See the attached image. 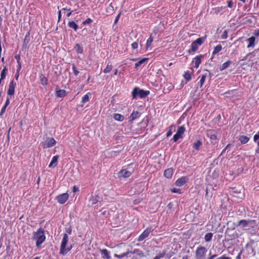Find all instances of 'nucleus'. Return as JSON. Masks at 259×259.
<instances>
[{
    "label": "nucleus",
    "mask_w": 259,
    "mask_h": 259,
    "mask_svg": "<svg viewBox=\"0 0 259 259\" xmlns=\"http://www.w3.org/2000/svg\"><path fill=\"white\" fill-rule=\"evenodd\" d=\"M68 242V236L67 234H63V237L61 241L59 254L63 255H66L69 252L73 247L72 244H70L67 247V245Z\"/></svg>",
    "instance_id": "1"
},
{
    "label": "nucleus",
    "mask_w": 259,
    "mask_h": 259,
    "mask_svg": "<svg viewBox=\"0 0 259 259\" xmlns=\"http://www.w3.org/2000/svg\"><path fill=\"white\" fill-rule=\"evenodd\" d=\"M33 239L36 240V247H40L46 239L44 230L41 228H39L36 232H34Z\"/></svg>",
    "instance_id": "2"
},
{
    "label": "nucleus",
    "mask_w": 259,
    "mask_h": 259,
    "mask_svg": "<svg viewBox=\"0 0 259 259\" xmlns=\"http://www.w3.org/2000/svg\"><path fill=\"white\" fill-rule=\"evenodd\" d=\"M149 94V91L144 90L138 87H135L132 92V96L133 99H136L138 98L145 99Z\"/></svg>",
    "instance_id": "3"
},
{
    "label": "nucleus",
    "mask_w": 259,
    "mask_h": 259,
    "mask_svg": "<svg viewBox=\"0 0 259 259\" xmlns=\"http://www.w3.org/2000/svg\"><path fill=\"white\" fill-rule=\"evenodd\" d=\"M234 225L236 227H240L241 228L248 227V229L253 228L257 225L255 220H241L237 223H234Z\"/></svg>",
    "instance_id": "4"
},
{
    "label": "nucleus",
    "mask_w": 259,
    "mask_h": 259,
    "mask_svg": "<svg viewBox=\"0 0 259 259\" xmlns=\"http://www.w3.org/2000/svg\"><path fill=\"white\" fill-rule=\"evenodd\" d=\"M206 36L199 37L195 41H193L191 45V49L188 51L189 54L195 52L198 49L199 46H201L205 40Z\"/></svg>",
    "instance_id": "5"
},
{
    "label": "nucleus",
    "mask_w": 259,
    "mask_h": 259,
    "mask_svg": "<svg viewBox=\"0 0 259 259\" xmlns=\"http://www.w3.org/2000/svg\"><path fill=\"white\" fill-rule=\"evenodd\" d=\"M206 135L207 137L209 138L211 144L215 145L218 143L219 138L218 137V133L215 130H208L206 131Z\"/></svg>",
    "instance_id": "6"
},
{
    "label": "nucleus",
    "mask_w": 259,
    "mask_h": 259,
    "mask_svg": "<svg viewBox=\"0 0 259 259\" xmlns=\"http://www.w3.org/2000/svg\"><path fill=\"white\" fill-rule=\"evenodd\" d=\"M207 251V249L205 247L198 246L195 251V258L196 259H202L205 256Z\"/></svg>",
    "instance_id": "7"
},
{
    "label": "nucleus",
    "mask_w": 259,
    "mask_h": 259,
    "mask_svg": "<svg viewBox=\"0 0 259 259\" xmlns=\"http://www.w3.org/2000/svg\"><path fill=\"white\" fill-rule=\"evenodd\" d=\"M241 189L237 187L230 188L229 192L234 197L242 199L244 194L241 192Z\"/></svg>",
    "instance_id": "8"
},
{
    "label": "nucleus",
    "mask_w": 259,
    "mask_h": 259,
    "mask_svg": "<svg viewBox=\"0 0 259 259\" xmlns=\"http://www.w3.org/2000/svg\"><path fill=\"white\" fill-rule=\"evenodd\" d=\"M250 246L251 247V251L252 255L254 256L256 254L259 255V240L254 241L253 240H250Z\"/></svg>",
    "instance_id": "9"
},
{
    "label": "nucleus",
    "mask_w": 259,
    "mask_h": 259,
    "mask_svg": "<svg viewBox=\"0 0 259 259\" xmlns=\"http://www.w3.org/2000/svg\"><path fill=\"white\" fill-rule=\"evenodd\" d=\"M206 259H232L231 257L227 256L226 254L220 255L217 253H212L210 250Z\"/></svg>",
    "instance_id": "10"
},
{
    "label": "nucleus",
    "mask_w": 259,
    "mask_h": 259,
    "mask_svg": "<svg viewBox=\"0 0 259 259\" xmlns=\"http://www.w3.org/2000/svg\"><path fill=\"white\" fill-rule=\"evenodd\" d=\"M56 144V141L53 138H48L45 142L43 143V148H51Z\"/></svg>",
    "instance_id": "11"
},
{
    "label": "nucleus",
    "mask_w": 259,
    "mask_h": 259,
    "mask_svg": "<svg viewBox=\"0 0 259 259\" xmlns=\"http://www.w3.org/2000/svg\"><path fill=\"white\" fill-rule=\"evenodd\" d=\"M152 231V227H147L143 232L140 235L137 240L139 242L143 241L148 237L150 233Z\"/></svg>",
    "instance_id": "12"
},
{
    "label": "nucleus",
    "mask_w": 259,
    "mask_h": 259,
    "mask_svg": "<svg viewBox=\"0 0 259 259\" xmlns=\"http://www.w3.org/2000/svg\"><path fill=\"white\" fill-rule=\"evenodd\" d=\"M68 194L67 193H65L57 196L56 198V199L60 204H63L66 202L68 199Z\"/></svg>",
    "instance_id": "13"
},
{
    "label": "nucleus",
    "mask_w": 259,
    "mask_h": 259,
    "mask_svg": "<svg viewBox=\"0 0 259 259\" xmlns=\"http://www.w3.org/2000/svg\"><path fill=\"white\" fill-rule=\"evenodd\" d=\"M16 86V82L14 79L12 80L9 84V88L7 91V94L9 96H13L15 94V89Z\"/></svg>",
    "instance_id": "14"
},
{
    "label": "nucleus",
    "mask_w": 259,
    "mask_h": 259,
    "mask_svg": "<svg viewBox=\"0 0 259 259\" xmlns=\"http://www.w3.org/2000/svg\"><path fill=\"white\" fill-rule=\"evenodd\" d=\"M205 55H200L196 56L193 59L192 63L194 64V67L196 68H198L200 64L201 63V59L203 58Z\"/></svg>",
    "instance_id": "15"
},
{
    "label": "nucleus",
    "mask_w": 259,
    "mask_h": 259,
    "mask_svg": "<svg viewBox=\"0 0 259 259\" xmlns=\"http://www.w3.org/2000/svg\"><path fill=\"white\" fill-rule=\"evenodd\" d=\"M189 181V178L187 176H183L178 179L175 182L177 186L181 187L185 185Z\"/></svg>",
    "instance_id": "16"
},
{
    "label": "nucleus",
    "mask_w": 259,
    "mask_h": 259,
    "mask_svg": "<svg viewBox=\"0 0 259 259\" xmlns=\"http://www.w3.org/2000/svg\"><path fill=\"white\" fill-rule=\"evenodd\" d=\"M132 172L130 171L123 169L120 170L118 172L119 177H122L123 178H127L130 177L132 175Z\"/></svg>",
    "instance_id": "17"
},
{
    "label": "nucleus",
    "mask_w": 259,
    "mask_h": 259,
    "mask_svg": "<svg viewBox=\"0 0 259 259\" xmlns=\"http://www.w3.org/2000/svg\"><path fill=\"white\" fill-rule=\"evenodd\" d=\"M141 114V113H140L139 111H134L133 112V113L131 114L130 117H128V118H129L128 121L132 122L134 120L139 118Z\"/></svg>",
    "instance_id": "18"
},
{
    "label": "nucleus",
    "mask_w": 259,
    "mask_h": 259,
    "mask_svg": "<svg viewBox=\"0 0 259 259\" xmlns=\"http://www.w3.org/2000/svg\"><path fill=\"white\" fill-rule=\"evenodd\" d=\"M56 96L59 98H63L66 96V91L64 90L58 89V86H57Z\"/></svg>",
    "instance_id": "19"
},
{
    "label": "nucleus",
    "mask_w": 259,
    "mask_h": 259,
    "mask_svg": "<svg viewBox=\"0 0 259 259\" xmlns=\"http://www.w3.org/2000/svg\"><path fill=\"white\" fill-rule=\"evenodd\" d=\"M102 257L103 259H111V256L109 254V252L106 249H100Z\"/></svg>",
    "instance_id": "20"
},
{
    "label": "nucleus",
    "mask_w": 259,
    "mask_h": 259,
    "mask_svg": "<svg viewBox=\"0 0 259 259\" xmlns=\"http://www.w3.org/2000/svg\"><path fill=\"white\" fill-rule=\"evenodd\" d=\"M100 197L98 194H95V195H92L91 197L89 199V201L91 202L92 205L96 204L100 201Z\"/></svg>",
    "instance_id": "21"
},
{
    "label": "nucleus",
    "mask_w": 259,
    "mask_h": 259,
    "mask_svg": "<svg viewBox=\"0 0 259 259\" xmlns=\"http://www.w3.org/2000/svg\"><path fill=\"white\" fill-rule=\"evenodd\" d=\"M59 158V155H55L53 156L52 159V160L49 165V167H55L57 165L58 158Z\"/></svg>",
    "instance_id": "22"
},
{
    "label": "nucleus",
    "mask_w": 259,
    "mask_h": 259,
    "mask_svg": "<svg viewBox=\"0 0 259 259\" xmlns=\"http://www.w3.org/2000/svg\"><path fill=\"white\" fill-rule=\"evenodd\" d=\"M248 42V45L247 47V48H253L255 46V37L254 36H252L246 39Z\"/></svg>",
    "instance_id": "23"
},
{
    "label": "nucleus",
    "mask_w": 259,
    "mask_h": 259,
    "mask_svg": "<svg viewBox=\"0 0 259 259\" xmlns=\"http://www.w3.org/2000/svg\"><path fill=\"white\" fill-rule=\"evenodd\" d=\"M173 174V169L172 168L166 169L164 171V176L167 178L170 179L172 177Z\"/></svg>",
    "instance_id": "24"
},
{
    "label": "nucleus",
    "mask_w": 259,
    "mask_h": 259,
    "mask_svg": "<svg viewBox=\"0 0 259 259\" xmlns=\"http://www.w3.org/2000/svg\"><path fill=\"white\" fill-rule=\"evenodd\" d=\"M68 25L69 28L73 29L75 31H76L79 28L76 23L73 20L69 21Z\"/></svg>",
    "instance_id": "25"
},
{
    "label": "nucleus",
    "mask_w": 259,
    "mask_h": 259,
    "mask_svg": "<svg viewBox=\"0 0 259 259\" xmlns=\"http://www.w3.org/2000/svg\"><path fill=\"white\" fill-rule=\"evenodd\" d=\"M232 61L231 60H228L227 62L224 63L220 66V70L223 71L227 68H228L231 64H232Z\"/></svg>",
    "instance_id": "26"
},
{
    "label": "nucleus",
    "mask_w": 259,
    "mask_h": 259,
    "mask_svg": "<svg viewBox=\"0 0 259 259\" xmlns=\"http://www.w3.org/2000/svg\"><path fill=\"white\" fill-rule=\"evenodd\" d=\"M30 31H29L26 33V34L25 36V38L24 39L23 44V47H25V48L27 47V44L29 42L30 39Z\"/></svg>",
    "instance_id": "27"
},
{
    "label": "nucleus",
    "mask_w": 259,
    "mask_h": 259,
    "mask_svg": "<svg viewBox=\"0 0 259 259\" xmlns=\"http://www.w3.org/2000/svg\"><path fill=\"white\" fill-rule=\"evenodd\" d=\"M238 140L241 144H245L249 141V138L245 136L241 135L239 137Z\"/></svg>",
    "instance_id": "28"
},
{
    "label": "nucleus",
    "mask_w": 259,
    "mask_h": 259,
    "mask_svg": "<svg viewBox=\"0 0 259 259\" xmlns=\"http://www.w3.org/2000/svg\"><path fill=\"white\" fill-rule=\"evenodd\" d=\"M113 118L118 121H122L124 119V117L122 115L118 113H114L113 115Z\"/></svg>",
    "instance_id": "29"
},
{
    "label": "nucleus",
    "mask_w": 259,
    "mask_h": 259,
    "mask_svg": "<svg viewBox=\"0 0 259 259\" xmlns=\"http://www.w3.org/2000/svg\"><path fill=\"white\" fill-rule=\"evenodd\" d=\"M202 145V143L200 140H197L193 144V148L197 150H199Z\"/></svg>",
    "instance_id": "30"
},
{
    "label": "nucleus",
    "mask_w": 259,
    "mask_h": 259,
    "mask_svg": "<svg viewBox=\"0 0 259 259\" xmlns=\"http://www.w3.org/2000/svg\"><path fill=\"white\" fill-rule=\"evenodd\" d=\"M148 59H149L148 58H144L140 60L139 61L136 63L135 64V68L138 69L140 66L147 62Z\"/></svg>",
    "instance_id": "31"
},
{
    "label": "nucleus",
    "mask_w": 259,
    "mask_h": 259,
    "mask_svg": "<svg viewBox=\"0 0 259 259\" xmlns=\"http://www.w3.org/2000/svg\"><path fill=\"white\" fill-rule=\"evenodd\" d=\"M74 49L76 50L77 54H82L83 52V48L80 46L79 44H76L74 47Z\"/></svg>",
    "instance_id": "32"
},
{
    "label": "nucleus",
    "mask_w": 259,
    "mask_h": 259,
    "mask_svg": "<svg viewBox=\"0 0 259 259\" xmlns=\"http://www.w3.org/2000/svg\"><path fill=\"white\" fill-rule=\"evenodd\" d=\"M222 49V46L221 44L217 45L214 47V50L212 52V56H214L215 55L219 53Z\"/></svg>",
    "instance_id": "33"
},
{
    "label": "nucleus",
    "mask_w": 259,
    "mask_h": 259,
    "mask_svg": "<svg viewBox=\"0 0 259 259\" xmlns=\"http://www.w3.org/2000/svg\"><path fill=\"white\" fill-rule=\"evenodd\" d=\"M206 76H207V73H205V74L202 75L200 80L198 82V84L199 85L200 88L203 86Z\"/></svg>",
    "instance_id": "34"
},
{
    "label": "nucleus",
    "mask_w": 259,
    "mask_h": 259,
    "mask_svg": "<svg viewBox=\"0 0 259 259\" xmlns=\"http://www.w3.org/2000/svg\"><path fill=\"white\" fill-rule=\"evenodd\" d=\"M259 51V49L254 50L253 52L249 53L247 55H246L242 59H241V61H244L246 60L248 56L250 55H252L253 57H255L256 56V54Z\"/></svg>",
    "instance_id": "35"
},
{
    "label": "nucleus",
    "mask_w": 259,
    "mask_h": 259,
    "mask_svg": "<svg viewBox=\"0 0 259 259\" xmlns=\"http://www.w3.org/2000/svg\"><path fill=\"white\" fill-rule=\"evenodd\" d=\"M7 72H8V68H7L6 66H4L3 69L2 70V71H1V80H4L6 78Z\"/></svg>",
    "instance_id": "36"
},
{
    "label": "nucleus",
    "mask_w": 259,
    "mask_h": 259,
    "mask_svg": "<svg viewBox=\"0 0 259 259\" xmlns=\"http://www.w3.org/2000/svg\"><path fill=\"white\" fill-rule=\"evenodd\" d=\"M41 83L43 85H46L48 84V78L44 76L43 74H41L40 76Z\"/></svg>",
    "instance_id": "37"
},
{
    "label": "nucleus",
    "mask_w": 259,
    "mask_h": 259,
    "mask_svg": "<svg viewBox=\"0 0 259 259\" xmlns=\"http://www.w3.org/2000/svg\"><path fill=\"white\" fill-rule=\"evenodd\" d=\"M184 77L187 81H189L191 79V74L189 71H187L184 74Z\"/></svg>",
    "instance_id": "38"
},
{
    "label": "nucleus",
    "mask_w": 259,
    "mask_h": 259,
    "mask_svg": "<svg viewBox=\"0 0 259 259\" xmlns=\"http://www.w3.org/2000/svg\"><path fill=\"white\" fill-rule=\"evenodd\" d=\"M185 127H184V125H182L178 127L177 133L182 136L183 134L185 133Z\"/></svg>",
    "instance_id": "39"
},
{
    "label": "nucleus",
    "mask_w": 259,
    "mask_h": 259,
    "mask_svg": "<svg viewBox=\"0 0 259 259\" xmlns=\"http://www.w3.org/2000/svg\"><path fill=\"white\" fill-rule=\"evenodd\" d=\"M213 236L212 233H208L204 236V240L206 242H209L211 240Z\"/></svg>",
    "instance_id": "40"
},
{
    "label": "nucleus",
    "mask_w": 259,
    "mask_h": 259,
    "mask_svg": "<svg viewBox=\"0 0 259 259\" xmlns=\"http://www.w3.org/2000/svg\"><path fill=\"white\" fill-rule=\"evenodd\" d=\"M133 254H136L140 256H144V252L142 250H140V249H135L133 252Z\"/></svg>",
    "instance_id": "41"
},
{
    "label": "nucleus",
    "mask_w": 259,
    "mask_h": 259,
    "mask_svg": "<svg viewBox=\"0 0 259 259\" xmlns=\"http://www.w3.org/2000/svg\"><path fill=\"white\" fill-rule=\"evenodd\" d=\"M91 94L90 93H88V94H85L83 97L81 99V103H85L88 101H89L90 97L89 95H90Z\"/></svg>",
    "instance_id": "42"
},
{
    "label": "nucleus",
    "mask_w": 259,
    "mask_h": 259,
    "mask_svg": "<svg viewBox=\"0 0 259 259\" xmlns=\"http://www.w3.org/2000/svg\"><path fill=\"white\" fill-rule=\"evenodd\" d=\"M165 254L166 251L164 250L161 252L156 255L153 259H160L163 257L165 255Z\"/></svg>",
    "instance_id": "43"
},
{
    "label": "nucleus",
    "mask_w": 259,
    "mask_h": 259,
    "mask_svg": "<svg viewBox=\"0 0 259 259\" xmlns=\"http://www.w3.org/2000/svg\"><path fill=\"white\" fill-rule=\"evenodd\" d=\"M233 231V230L230 228H227L226 230V234H227L231 239L235 237L234 233H232Z\"/></svg>",
    "instance_id": "44"
},
{
    "label": "nucleus",
    "mask_w": 259,
    "mask_h": 259,
    "mask_svg": "<svg viewBox=\"0 0 259 259\" xmlns=\"http://www.w3.org/2000/svg\"><path fill=\"white\" fill-rule=\"evenodd\" d=\"M113 67L111 64H109V63H108L106 67L104 69L103 72L105 73H109L112 70Z\"/></svg>",
    "instance_id": "45"
},
{
    "label": "nucleus",
    "mask_w": 259,
    "mask_h": 259,
    "mask_svg": "<svg viewBox=\"0 0 259 259\" xmlns=\"http://www.w3.org/2000/svg\"><path fill=\"white\" fill-rule=\"evenodd\" d=\"M153 37L150 36L148 40H147V42L146 44V50H147L151 45V44L153 41Z\"/></svg>",
    "instance_id": "46"
},
{
    "label": "nucleus",
    "mask_w": 259,
    "mask_h": 259,
    "mask_svg": "<svg viewBox=\"0 0 259 259\" xmlns=\"http://www.w3.org/2000/svg\"><path fill=\"white\" fill-rule=\"evenodd\" d=\"M181 138H182V136H181V135H180L176 133L173 136V138H172V140H173V141L174 142H176L179 139H180Z\"/></svg>",
    "instance_id": "47"
},
{
    "label": "nucleus",
    "mask_w": 259,
    "mask_h": 259,
    "mask_svg": "<svg viewBox=\"0 0 259 259\" xmlns=\"http://www.w3.org/2000/svg\"><path fill=\"white\" fill-rule=\"evenodd\" d=\"M93 22V20L92 19L89 18L87 20L82 22V24L87 25L92 23Z\"/></svg>",
    "instance_id": "48"
},
{
    "label": "nucleus",
    "mask_w": 259,
    "mask_h": 259,
    "mask_svg": "<svg viewBox=\"0 0 259 259\" xmlns=\"http://www.w3.org/2000/svg\"><path fill=\"white\" fill-rule=\"evenodd\" d=\"M170 191L172 193H179V194L181 193V190L180 189L176 188H173L170 189Z\"/></svg>",
    "instance_id": "49"
},
{
    "label": "nucleus",
    "mask_w": 259,
    "mask_h": 259,
    "mask_svg": "<svg viewBox=\"0 0 259 259\" xmlns=\"http://www.w3.org/2000/svg\"><path fill=\"white\" fill-rule=\"evenodd\" d=\"M72 70L73 71L74 74L76 76H77L79 73V71L77 70L76 67L74 64H72Z\"/></svg>",
    "instance_id": "50"
},
{
    "label": "nucleus",
    "mask_w": 259,
    "mask_h": 259,
    "mask_svg": "<svg viewBox=\"0 0 259 259\" xmlns=\"http://www.w3.org/2000/svg\"><path fill=\"white\" fill-rule=\"evenodd\" d=\"M114 257H117L119 259H121L125 256V254L124 252L120 253L119 254H114Z\"/></svg>",
    "instance_id": "51"
},
{
    "label": "nucleus",
    "mask_w": 259,
    "mask_h": 259,
    "mask_svg": "<svg viewBox=\"0 0 259 259\" xmlns=\"http://www.w3.org/2000/svg\"><path fill=\"white\" fill-rule=\"evenodd\" d=\"M131 46L132 48L134 50L137 49L138 47V41H135L133 43H132Z\"/></svg>",
    "instance_id": "52"
},
{
    "label": "nucleus",
    "mask_w": 259,
    "mask_h": 259,
    "mask_svg": "<svg viewBox=\"0 0 259 259\" xmlns=\"http://www.w3.org/2000/svg\"><path fill=\"white\" fill-rule=\"evenodd\" d=\"M227 6L230 8H232L233 7L234 3L232 2V0H228L227 2Z\"/></svg>",
    "instance_id": "53"
},
{
    "label": "nucleus",
    "mask_w": 259,
    "mask_h": 259,
    "mask_svg": "<svg viewBox=\"0 0 259 259\" xmlns=\"http://www.w3.org/2000/svg\"><path fill=\"white\" fill-rule=\"evenodd\" d=\"M7 107V106H5L4 105L3 106L0 112V116H2L4 113L6 112Z\"/></svg>",
    "instance_id": "54"
},
{
    "label": "nucleus",
    "mask_w": 259,
    "mask_h": 259,
    "mask_svg": "<svg viewBox=\"0 0 259 259\" xmlns=\"http://www.w3.org/2000/svg\"><path fill=\"white\" fill-rule=\"evenodd\" d=\"M65 232H66V234H71L72 233V228L71 226H70L69 228H66V230H65Z\"/></svg>",
    "instance_id": "55"
},
{
    "label": "nucleus",
    "mask_w": 259,
    "mask_h": 259,
    "mask_svg": "<svg viewBox=\"0 0 259 259\" xmlns=\"http://www.w3.org/2000/svg\"><path fill=\"white\" fill-rule=\"evenodd\" d=\"M15 58L17 60V62L18 64H20L21 63V62H20L21 57H20V55H16L15 56Z\"/></svg>",
    "instance_id": "56"
},
{
    "label": "nucleus",
    "mask_w": 259,
    "mask_h": 259,
    "mask_svg": "<svg viewBox=\"0 0 259 259\" xmlns=\"http://www.w3.org/2000/svg\"><path fill=\"white\" fill-rule=\"evenodd\" d=\"M258 139H259V131H258V132L255 134L254 135V136H253V141H256L257 140H258Z\"/></svg>",
    "instance_id": "57"
},
{
    "label": "nucleus",
    "mask_w": 259,
    "mask_h": 259,
    "mask_svg": "<svg viewBox=\"0 0 259 259\" xmlns=\"http://www.w3.org/2000/svg\"><path fill=\"white\" fill-rule=\"evenodd\" d=\"M228 37L227 31L225 30L222 35V38L226 39Z\"/></svg>",
    "instance_id": "58"
},
{
    "label": "nucleus",
    "mask_w": 259,
    "mask_h": 259,
    "mask_svg": "<svg viewBox=\"0 0 259 259\" xmlns=\"http://www.w3.org/2000/svg\"><path fill=\"white\" fill-rule=\"evenodd\" d=\"M253 34L254 35V36H259V28L255 30L253 32Z\"/></svg>",
    "instance_id": "59"
},
{
    "label": "nucleus",
    "mask_w": 259,
    "mask_h": 259,
    "mask_svg": "<svg viewBox=\"0 0 259 259\" xmlns=\"http://www.w3.org/2000/svg\"><path fill=\"white\" fill-rule=\"evenodd\" d=\"M120 13H119V14L117 15V16L116 17V18H115V20H114V24H116L117 23V22L118 21L119 19V18H120Z\"/></svg>",
    "instance_id": "60"
},
{
    "label": "nucleus",
    "mask_w": 259,
    "mask_h": 259,
    "mask_svg": "<svg viewBox=\"0 0 259 259\" xmlns=\"http://www.w3.org/2000/svg\"><path fill=\"white\" fill-rule=\"evenodd\" d=\"M10 99H9V97H7V100L6 101V102H5V104H4V106L8 107V105L10 104Z\"/></svg>",
    "instance_id": "61"
},
{
    "label": "nucleus",
    "mask_w": 259,
    "mask_h": 259,
    "mask_svg": "<svg viewBox=\"0 0 259 259\" xmlns=\"http://www.w3.org/2000/svg\"><path fill=\"white\" fill-rule=\"evenodd\" d=\"M243 249L240 250V251L238 253V255L236 257L235 259H241V255L243 252Z\"/></svg>",
    "instance_id": "62"
},
{
    "label": "nucleus",
    "mask_w": 259,
    "mask_h": 259,
    "mask_svg": "<svg viewBox=\"0 0 259 259\" xmlns=\"http://www.w3.org/2000/svg\"><path fill=\"white\" fill-rule=\"evenodd\" d=\"M173 206L174 204L173 203L171 202H170L167 205V207L169 209H171L173 208Z\"/></svg>",
    "instance_id": "63"
},
{
    "label": "nucleus",
    "mask_w": 259,
    "mask_h": 259,
    "mask_svg": "<svg viewBox=\"0 0 259 259\" xmlns=\"http://www.w3.org/2000/svg\"><path fill=\"white\" fill-rule=\"evenodd\" d=\"M72 191L73 192L79 191V188L76 186H74L73 187Z\"/></svg>",
    "instance_id": "64"
}]
</instances>
